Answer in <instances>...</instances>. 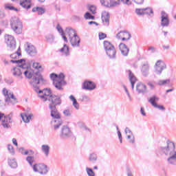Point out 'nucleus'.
<instances>
[{"label":"nucleus","instance_id":"f257e3e1","mask_svg":"<svg viewBox=\"0 0 176 176\" xmlns=\"http://www.w3.org/2000/svg\"><path fill=\"white\" fill-rule=\"evenodd\" d=\"M46 80L43 78L41 72L36 73V76L34 77L30 81V83L34 87V91L38 93L40 98L43 101H50V104H61V98L56 95H52V90L50 89H44L43 91L39 89L38 85H43Z\"/></svg>","mask_w":176,"mask_h":176},{"label":"nucleus","instance_id":"f03ea898","mask_svg":"<svg viewBox=\"0 0 176 176\" xmlns=\"http://www.w3.org/2000/svg\"><path fill=\"white\" fill-rule=\"evenodd\" d=\"M56 105H61V104L50 103L49 108L51 112V116L52 119H55L52 121V124L54 130H58L61 124H63V120H61V116L56 107Z\"/></svg>","mask_w":176,"mask_h":176},{"label":"nucleus","instance_id":"7ed1b4c3","mask_svg":"<svg viewBox=\"0 0 176 176\" xmlns=\"http://www.w3.org/2000/svg\"><path fill=\"white\" fill-rule=\"evenodd\" d=\"M65 34H67L72 47H79L80 46V37L78 36L75 29L67 28Z\"/></svg>","mask_w":176,"mask_h":176},{"label":"nucleus","instance_id":"20e7f679","mask_svg":"<svg viewBox=\"0 0 176 176\" xmlns=\"http://www.w3.org/2000/svg\"><path fill=\"white\" fill-rule=\"evenodd\" d=\"M50 78L53 81V85L58 90H63V86L65 85V81L64 80L65 76L64 74L61 73L57 75L54 73L50 74Z\"/></svg>","mask_w":176,"mask_h":176},{"label":"nucleus","instance_id":"39448f33","mask_svg":"<svg viewBox=\"0 0 176 176\" xmlns=\"http://www.w3.org/2000/svg\"><path fill=\"white\" fill-rule=\"evenodd\" d=\"M10 26L12 31H14L15 34L19 35V34H21V32H23V23L21 22V21H20V19H19V17L12 16L11 18Z\"/></svg>","mask_w":176,"mask_h":176},{"label":"nucleus","instance_id":"423d86ee","mask_svg":"<svg viewBox=\"0 0 176 176\" xmlns=\"http://www.w3.org/2000/svg\"><path fill=\"white\" fill-rule=\"evenodd\" d=\"M160 152L164 155H176L175 144L170 140H167L166 145L160 148Z\"/></svg>","mask_w":176,"mask_h":176},{"label":"nucleus","instance_id":"0eeeda50","mask_svg":"<svg viewBox=\"0 0 176 176\" xmlns=\"http://www.w3.org/2000/svg\"><path fill=\"white\" fill-rule=\"evenodd\" d=\"M103 45L107 56L111 60H115L116 58V49L115 46L108 41H104Z\"/></svg>","mask_w":176,"mask_h":176},{"label":"nucleus","instance_id":"6e6552de","mask_svg":"<svg viewBox=\"0 0 176 176\" xmlns=\"http://www.w3.org/2000/svg\"><path fill=\"white\" fill-rule=\"evenodd\" d=\"M32 168L34 173H38L41 175H47L50 171V168L43 163L34 164Z\"/></svg>","mask_w":176,"mask_h":176},{"label":"nucleus","instance_id":"1a4fd4ad","mask_svg":"<svg viewBox=\"0 0 176 176\" xmlns=\"http://www.w3.org/2000/svg\"><path fill=\"white\" fill-rule=\"evenodd\" d=\"M2 94L6 97L5 102H8V104H16L17 102V98L14 97L13 92H9L8 89L3 88L2 90Z\"/></svg>","mask_w":176,"mask_h":176},{"label":"nucleus","instance_id":"9d476101","mask_svg":"<svg viewBox=\"0 0 176 176\" xmlns=\"http://www.w3.org/2000/svg\"><path fill=\"white\" fill-rule=\"evenodd\" d=\"M6 43L9 50L13 52L16 49V40L14 39V36L10 34H6L5 36Z\"/></svg>","mask_w":176,"mask_h":176},{"label":"nucleus","instance_id":"9b49d317","mask_svg":"<svg viewBox=\"0 0 176 176\" xmlns=\"http://www.w3.org/2000/svg\"><path fill=\"white\" fill-rule=\"evenodd\" d=\"M72 135V131H71L69 127L67 126H62L60 131V137L62 140H68V138H71Z\"/></svg>","mask_w":176,"mask_h":176},{"label":"nucleus","instance_id":"f8f14e48","mask_svg":"<svg viewBox=\"0 0 176 176\" xmlns=\"http://www.w3.org/2000/svg\"><path fill=\"white\" fill-rule=\"evenodd\" d=\"M24 47L26 53H28L29 56L34 57L38 54V50H36V47H35V46H34V45L31 44L30 43H25Z\"/></svg>","mask_w":176,"mask_h":176},{"label":"nucleus","instance_id":"ddd939ff","mask_svg":"<svg viewBox=\"0 0 176 176\" xmlns=\"http://www.w3.org/2000/svg\"><path fill=\"white\" fill-rule=\"evenodd\" d=\"M39 72H37L35 74L34 73V70L30 67V66L27 64H23V74L25 75V78L28 79H34L36 76V74Z\"/></svg>","mask_w":176,"mask_h":176},{"label":"nucleus","instance_id":"4468645a","mask_svg":"<svg viewBox=\"0 0 176 176\" xmlns=\"http://www.w3.org/2000/svg\"><path fill=\"white\" fill-rule=\"evenodd\" d=\"M24 72V64L19 65V66L14 67L12 69V75L18 79H23V74Z\"/></svg>","mask_w":176,"mask_h":176},{"label":"nucleus","instance_id":"2eb2a0df","mask_svg":"<svg viewBox=\"0 0 176 176\" xmlns=\"http://www.w3.org/2000/svg\"><path fill=\"white\" fill-rule=\"evenodd\" d=\"M100 3L105 8H118V0H100Z\"/></svg>","mask_w":176,"mask_h":176},{"label":"nucleus","instance_id":"dca6fc26","mask_svg":"<svg viewBox=\"0 0 176 176\" xmlns=\"http://www.w3.org/2000/svg\"><path fill=\"white\" fill-rule=\"evenodd\" d=\"M159 100V98L156 96H153L151 98H149L148 102L151 104L154 108H157V109H160V111H166V108L163 105H159L156 102Z\"/></svg>","mask_w":176,"mask_h":176},{"label":"nucleus","instance_id":"f3484780","mask_svg":"<svg viewBox=\"0 0 176 176\" xmlns=\"http://www.w3.org/2000/svg\"><path fill=\"white\" fill-rule=\"evenodd\" d=\"M166 65L164 61L163 60H157L155 64V74L157 75H162V72H163L164 69H166Z\"/></svg>","mask_w":176,"mask_h":176},{"label":"nucleus","instance_id":"a211bd4d","mask_svg":"<svg viewBox=\"0 0 176 176\" xmlns=\"http://www.w3.org/2000/svg\"><path fill=\"white\" fill-rule=\"evenodd\" d=\"M170 25V19H168V14L164 11L161 12V26L168 27Z\"/></svg>","mask_w":176,"mask_h":176},{"label":"nucleus","instance_id":"6ab92c4d","mask_svg":"<svg viewBox=\"0 0 176 176\" xmlns=\"http://www.w3.org/2000/svg\"><path fill=\"white\" fill-rule=\"evenodd\" d=\"M1 124L4 129H10V124H12L11 114L3 117V119H1Z\"/></svg>","mask_w":176,"mask_h":176},{"label":"nucleus","instance_id":"aec40b11","mask_svg":"<svg viewBox=\"0 0 176 176\" xmlns=\"http://www.w3.org/2000/svg\"><path fill=\"white\" fill-rule=\"evenodd\" d=\"M130 38H131V34H130L127 31H120L116 35V38L122 39V41H129Z\"/></svg>","mask_w":176,"mask_h":176},{"label":"nucleus","instance_id":"412c9836","mask_svg":"<svg viewBox=\"0 0 176 176\" xmlns=\"http://www.w3.org/2000/svg\"><path fill=\"white\" fill-rule=\"evenodd\" d=\"M21 116L22 118V120L25 123H30V121L31 120L32 116H34V114H32L31 111H26L23 113H21Z\"/></svg>","mask_w":176,"mask_h":176},{"label":"nucleus","instance_id":"4be33fe9","mask_svg":"<svg viewBox=\"0 0 176 176\" xmlns=\"http://www.w3.org/2000/svg\"><path fill=\"white\" fill-rule=\"evenodd\" d=\"M136 91L138 94H145L146 85L142 82H138L136 85Z\"/></svg>","mask_w":176,"mask_h":176},{"label":"nucleus","instance_id":"5701e85b","mask_svg":"<svg viewBox=\"0 0 176 176\" xmlns=\"http://www.w3.org/2000/svg\"><path fill=\"white\" fill-rule=\"evenodd\" d=\"M82 89L85 90H94L96 85L91 81H85L82 85Z\"/></svg>","mask_w":176,"mask_h":176},{"label":"nucleus","instance_id":"b1692460","mask_svg":"<svg viewBox=\"0 0 176 176\" xmlns=\"http://www.w3.org/2000/svg\"><path fill=\"white\" fill-rule=\"evenodd\" d=\"M109 12H103L102 13V21L104 24V25L108 26L109 25Z\"/></svg>","mask_w":176,"mask_h":176},{"label":"nucleus","instance_id":"393cba45","mask_svg":"<svg viewBox=\"0 0 176 176\" xmlns=\"http://www.w3.org/2000/svg\"><path fill=\"white\" fill-rule=\"evenodd\" d=\"M119 48L122 56H129V47H127V45H126V44L121 43L119 45Z\"/></svg>","mask_w":176,"mask_h":176},{"label":"nucleus","instance_id":"a878e982","mask_svg":"<svg viewBox=\"0 0 176 176\" xmlns=\"http://www.w3.org/2000/svg\"><path fill=\"white\" fill-rule=\"evenodd\" d=\"M56 30L59 32V34L61 35L64 42L66 43H68V38H67V36H65V32H64V30H63V28H61V25L58 23L56 25Z\"/></svg>","mask_w":176,"mask_h":176},{"label":"nucleus","instance_id":"bb28decb","mask_svg":"<svg viewBox=\"0 0 176 176\" xmlns=\"http://www.w3.org/2000/svg\"><path fill=\"white\" fill-rule=\"evenodd\" d=\"M128 75H129V80L131 84V87L132 89H134V85L135 82H137V78L135 77V76H134V74L131 72V70H128Z\"/></svg>","mask_w":176,"mask_h":176},{"label":"nucleus","instance_id":"cd10ccee","mask_svg":"<svg viewBox=\"0 0 176 176\" xmlns=\"http://www.w3.org/2000/svg\"><path fill=\"white\" fill-rule=\"evenodd\" d=\"M144 10H149L150 13H153V10L151 8H136L135 13L138 16H143L144 14Z\"/></svg>","mask_w":176,"mask_h":176},{"label":"nucleus","instance_id":"c85d7f7f","mask_svg":"<svg viewBox=\"0 0 176 176\" xmlns=\"http://www.w3.org/2000/svg\"><path fill=\"white\" fill-rule=\"evenodd\" d=\"M31 0H22L20 1V6L23 8V9H31Z\"/></svg>","mask_w":176,"mask_h":176},{"label":"nucleus","instance_id":"c756f323","mask_svg":"<svg viewBox=\"0 0 176 176\" xmlns=\"http://www.w3.org/2000/svg\"><path fill=\"white\" fill-rule=\"evenodd\" d=\"M142 72L143 76L149 75V65L148 63L144 64L142 67Z\"/></svg>","mask_w":176,"mask_h":176},{"label":"nucleus","instance_id":"7c9ffc66","mask_svg":"<svg viewBox=\"0 0 176 176\" xmlns=\"http://www.w3.org/2000/svg\"><path fill=\"white\" fill-rule=\"evenodd\" d=\"M56 38L54 37V35L52 34H47L45 36V41L47 43H50V45H52V43H54V39Z\"/></svg>","mask_w":176,"mask_h":176},{"label":"nucleus","instance_id":"2f4dec72","mask_svg":"<svg viewBox=\"0 0 176 176\" xmlns=\"http://www.w3.org/2000/svg\"><path fill=\"white\" fill-rule=\"evenodd\" d=\"M60 52L64 54V56H69V47L67 44H64L63 47L60 49Z\"/></svg>","mask_w":176,"mask_h":176},{"label":"nucleus","instance_id":"473e14b6","mask_svg":"<svg viewBox=\"0 0 176 176\" xmlns=\"http://www.w3.org/2000/svg\"><path fill=\"white\" fill-rule=\"evenodd\" d=\"M69 98L71 100V101H72L73 107H74L77 110L79 109V103L78 102V100H76V98H75L73 95H71Z\"/></svg>","mask_w":176,"mask_h":176},{"label":"nucleus","instance_id":"72a5a7b5","mask_svg":"<svg viewBox=\"0 0 176 176\" xmlns=\"http://www.w3.org/2000/svg\"><path fill=\"white\" fill-rule=\"evenodd\" d=\"M168 164H172L173 166H176V155H173L168 158Z\"/></svg>","mask_w":176,"mask_h":176},{"label":"nucleus","instance_id":"f704fd0d","mask_svg":"<svg viewBox=\"0 0 176 176\" xmlns=\"http://www.w3.org/2000/svg\"><path fill=\"white\" fill-rule=\"evenodd\" d=\"M41 151L45 153V155H48L50 152V146L47 144H43L41 146Z\"/></svg>","mask_w":176,"mask_h":176},{"label":"nucleus","instance_id":"c9c22d12","mask_svg":"<svg viewBox=\"0 0 176 176\" xmlns=\"http://www.w3.org/2000/svg\"><path fill=\"white\" fill-rule=\"evenodd\" d=\"M8 164L11 167V168H17V162L14 159H9Z\"/></svg>","mask_w":176,"mask_h":176},{"label":"nucleus","instance_id":"e433bc0d","mask_svg":"<svg viewBox=\"0 0 176 176\" xmlns=\"http://www.w3.org/2000/svg\"><path fill=\"white\" fill-rule=\"evenodd\" d=\"M32 12H37L38 14H43L45 10L42 8L35 7L32 9Z\"/></svg>","mask_w":176,"mask_h":176},{"label":"nucleus","instance_id":"4c0bfd02","mask_svg":"<svg viewBox=\"0 0 176 176\" xmlns=\"http://www.w3.org/2000/svg\"><path fill=\"white\" fill-rule=\"evenodd\" d=\"M126 139L129 141V144H135V137L134 136V135L126 136Z\"/></svg>","mask_w":176,"mask_h":176},{"label":"nucleus","instance_id":"58836bf2","mask_svg":"<svg viewBox=\"0 0 176 176\" xmlns=\"http://www.w3.org/2000/svg\"><path fill=\"white\" fill-rule=\"evenodd\" d=\"M5 9L7 10H14L15 12H17V8H14L12 4L7 3L5 5Z\"/></svg>","mask_w":176,"mask_h":176},{"label":"nucleus","instance_id":"ea45409f","mask_svg":"<svg viewBox=\"0 0 176 176\" xmlns=\"http://www.w3.org/2000/svg\"><path fill=\"white\" fill-rule=\"evenodd\" d=\"M84 17L86 20H94V19H96V17L91 15L90 12H86L84 15Z\"/></svg>","mask_w":176,"mask_h":176},{"label":"nucleus","instance_id":"a19ab883","mask_svg":"<svg viewBox=\"0 0 176 176\" xmlns=\"http://www.w3.org/2000/svg\"><path fill=\"white\" fill-rule=\"evenodd\" d=\"M86 171L88 176H96V173L91 168L87 167Z\"/></svg>","mask_w":176,"mask_h":176},{"label":"nucleus","instance_id":"79ce46f5","mask_svg":"<svg viewBox=\"0 0 176 176\" xmlns=\"http://www.w3.org/2000/svg\"><path fill=\"white\" fill-rule=\"evenodd\" d=\"M33 68L38 69V71H43V68H42V65L39 63H33Z\"/></svg>","mask_w":176,"mask_h":176},{"label":"nucleus","instance_id":"37998d69","mask_svg":"<svg viewBox=\"0 0 176 176\" xmlns=\"http://www.w3.org/2000/svg\"><path fill=\"white\" fill-rule=\"evenodd\" d=\"M26 160L30 166H32V164L35 162V157L34 156H28Z\"/></svg>","mask_w":176,"mask_h":176},{"label":"nucleus","instance_id":"c03bdc74","mask_svg":"<svg viewBox=\"0 0 176 176\" xmlns=\"http://www.w3.org/2000/svg\"><path fill=\"white\" fill-rule=\"evenodd\" d=\"M122 2V3H124V5H128V6L131 5V1L130 0H118V6H120Z\"/></svg>","mask_w":176,"mask_h":176},{"label":"nucleus","instance_id":"a18cd8bd","mask_svg":"<svg viewBox=\"0 0 176 176\" xmlns=\"http://www.w3.org/2000/svg\"><path fill=\"white\" fill-rule=\"evenodd\" d=\"M169 82L170 79L160 80L158 81L157 85H159V86H164V85H167V83H168Z\"/></svg>","mask_w":176,"mask_h":176},{"label":"nucleus","instance_id":"49530a36","mask_svg":"<svg viewBox=\"0 0 176 176\" xmlns=\"http://www.w3.org/2000/svg\"><path fill=\"white\" fill-rule=\"evenodd\" d=\"M124 133H125L126 137H129V135H134V133H133V131H131V129L129 127L125 128Z\"/></svg>","mask_w":176,"mask_h":176},{"label":"nucleus","instance_id":"de8ad7c7","mask_svg":"<svg viewBox=\"0 0 176 176\" xmlns=\"http://www.w3.org/2000/svg\"><path fill=\"white\" fill-rule=\"evenodd\" d=\"M82 102H89L90 98L87 95H82V98L80 99Z\"/></svg>","mask_w":176,"mask_h":176},{"label":"nucleus","instance_id":"09e8293b","mask_svg":"<svg viewBox=\"0 0 176 176\" xmlns=\"http://www.w3.org/2000/svg\"><path fill=\"white\" fill-rule=\"evenodd\" d=\"M10 63H12L13 64H21V65L24 64V63H25V60H24L23 59H21V60H11Z\"/></svg>","mask_w":176,"mask_h":176},{"label":"nucleus","instance_id":"8fccbe9b","mask_svg":"<svg viewBox=\"0 0 176 176\" xmlns=\"http://www.w3.org/2000/svg\"><path fill=\"white\" fill-rule=\"evenodd\" d=\"M117 133L118 135V138L120 140V144L123 142V138H122V133H120V131H119V126H116Z\"/></svg>","mask_w":176,"mask_h":176},{"label":"nucleus","instance_id":"3c124183","mask_svg":"<svg viewBox=\"0 0 176 176\" xmlns=\"http://www.w3.org/2000/svg\"><path fill=\"white\" fill-rule=\"evenodd\" d=\"M89 159V161H91L92 163H94L95 162H97V155H90Z\"/></svg>","mask_w":176,"mask_h":176},{"label":"nucleus","instance_id":"603ef678","mask_svg":"<svg viewBox=\"0 0 176 176\" xmlns=\"http://www.w3.org/2000/svg\"><path fill=\"white\" fill-rule=\"evenodd\" d=\"M21 56V53H20V52H15V53H14V54L10 55V58H13V59L19 58V56Z\"/></svg>","mask_w":176,"mask_h":176},{"label":"nucleus","instance_id":"864d4df0","mask_svg":"<svg viewBox=\"0 0 176 176\" xmlns=\"http://www.w3.org/2000/svg\"><path fill=\"white\" fill-rule=\"evenodd\" d=\"M8 151H9L10 153H14V148H13L12 144H8Z\"/></svg>","mask_w":176,"mask_h":176},{"label":"nucleus","instance_id":"5fc2aeb1","mask_svg":"<svg viewBox=\"0 0 176 176\" xmlns=\"http://www.w3.org/2000/svg\"><path fill=\"white\" fill-rule=\"evenodd\" d=\"M63 115H65V116H71V111H69V109H65L63 111Z\"/></svg>","mask_w":176,"mask_h":176},{"label":"nucleus","instance_id":"6e6d98bb","mask_svg":"<svg viewBox=\"0 0 176 176\" xmlns=\"http://www.w3.org/2000/svg\"><path fill=\"white\" fill-rule=\"evenodd\" d=\"M96 8L95 6H91L89 7V10L91 13H93V14H96Z\"/></svg>","mask_w":176,"mask_h":176},{"label":"nucleus","instance_id":"4d7b16f0","mask_svg":"<svg viewBox=\"0 0 176 176\" xmlns=\"http://www.w3.org/2000/svg\"><path fill=\"white\" fill-rule=\"evenodd\" d=\"M148 52H151V53H156V47L153 46L148 47Z\"/></svg>","mask_w":176,"mask_h":176},{"label":"nucleus","instance_id":"13d9d810","mask_svg":"<svg viewBox=\"0 0 176 176\" xmlns=\"http://www.w3.org/2000/svg\"><path fill=\"white\" fill-rule=\"evenodd\" d=\"M105 38H107V34H105L102 32L99 33V39L100 41L102 40V39H105Z\"/></svg>","mask_w":176,"mask_h":176},{"label":"nucleus","instance_id":"bf43d9fd","mask_svg":"<svg viewBox=\"0 0 176 176\" xmlns=\"http://www.w3.org/2000/svg\"><path fill=\"white\" fill-rule=\"evenodd\" d=\"M28 153H29L30 155H34V153H34V151H32V150H27V151H25L24 152V155H28Z\"/></svg>","mask_w":176,"mask_h":176},{"label":"nucleus","instance_id":"052dcab7","mask_svg":"<svg viewBox=\"0 0 176 176\" xmlns=\"http://www.w3.org/2000/svg\"><path fill=\"white\" fill-rule=\"evenodd\" d=\"M135 3H137L138 5H142L144 3V0H133Z\"/></svg>","mask_w":176,"mask_h":176},{"label":"nucleus","instance_id":"680f3d73","mask_svg":"<svg viewBox=\"0 0 176 176\" xmlns=\"http://www.w3.org/2000/svg\"><path fill=\"white\" fill-rule=\"evenodd\" d=\"M144 14H148V16H151V17H153V12H151L149 10H144Z\"/></svg>","mask_w":176,"mask_h":176},{"label":"nucleus","instance_id":"e2e57ef3","mask_svg":"<svg viewBox=\"0 0 176 176\" xmlns=\"http://www.w3.org/2000/svg\"><path fill=\"white\" fill-rule=\"evenodd\" d=\"M140 113H142V116H146V113H145V109H144V107H141Z\"/></svg>","mask_w":176,"mask_h":176},{"label":"nucleus","instance_id":"0e129e2a","mask_svg":"<svg viewBox=\"0 0 176 176\" xmlns=\"http://www.w3.org/2000/svg\"><path fill=\"white\" fill-rule=\"evenodd\" d=\"M12 143L15 146H19V144L17 143V140H16V138L12 139Z\"/></svg>","mask_w":176,"mask_h":176},{"label":"nucleus","instance_id":"69168bd1","mask_svg":"<svg viewBox=\"0 0 176 176\" xmlns=\"http://www.w3.org/2000/svg\"><path fill=\"white\" fill-rule=\"evenodd\" d=\"M6 14L3 11H0V19H3L5 17Z\"/></svg>","mask_w":176,"mask_h":176},{"label":"nucleus","instance_id":"338daca9","mask_svg":"<svg viewBox=\"0 0 176 176\" xmlns=\"http://www.w3.org/2000/svg\"><path fill=\"white\" fill-rule=\"evenodd\" d=\"M126 95L128 96L129 100V101H133V98H131V95H130V92H127Z\"/></svg>","mask_w":176,"mask_h":176},{"label":"nucleus","instance_id":"774afa93","mask_svg":"<svg viewBox=\"0 0 176 176\" xmlns=\"http://www.w3.org/2000/svg\"><path fill=\"white\" fill-rule=\"evenodd\" d=\"M148 85L149 86L150 89H155V85L152 84V82H148Z\"/></svg>","mask_w":176,"mask_h":176}]
</instances>
